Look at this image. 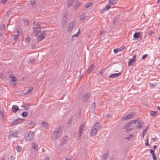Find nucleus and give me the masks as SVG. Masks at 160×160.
I'll return each instance as SVG.
<instances>
[{
    "label": "nucleus",
    "mask_w": 160,
    "mask_h": 160,
    "mask_svg": "<svg viewBox=\"0 0 160 160\" xmlns=\"http://www.w3.org/2000/svg\"><path fill=\"white\" fill-rule=\"evenodd\" d=\"M41 124L45 128H48L49 127L48 124L46 122H42Z\"/></svg>",
    "instance_id": "25"
},
{
    "label": "nucleus",
    "mask_w": 160,
    "mask_h": 160,
    "mask_svg": "<svg viewBox=\"0 0 160 160\" xmlns=\"http://www.w3.org/2000/svg\"><path fill=\"white\" fill-rule=\"evenodd\" d=\"M67 17L66 15H64L62 18V22L63 23H65L67 22Z\"/></svg>",
    "instance_id": "24"
},
{
    "label": "nucleus",
    "mask_w": 160,
    "mask_h": 160,
    "mask_svg": "<svg viewBox=\"0 0 160 160\" xmlns=\"http://www.w3.org/2000/svg\"><path fill=\"white\" fill-rule=\"evenodd\" d=\"M147 56H148V55L147 54H145L143 55L142 57V59H145Z\"/></svg>",
    "instance_id": "44"
},
{
    "label": "nucleus",
    "mask_w": 160,
    "mask_h": 160,
    "mask_svg": "<svg viewBox=\"0 0 160 160\" xmlns=\"http://www.w3.org/2000/svg\"><path fill=\"white\" fill-rule=\"evenodd\" d=\"M24 121V119L18 118L14 120L12 122L11 124L13 126H15L22 122Z\"/></svg>",
    "instance_id": "9"
},
{
    "label": "nucleus",
    "mask_w": 160,
    "mask_h": 160,
    "mask_svg": "<svg viewBox=\"0 0 160 160\" xmlns=\"http://www.w3.org/2000/svg\"><path fill=\"white\" fill-rule=\"evenodd\" d=\"M152 157H153V159L154 160H156V157L155 154H154V155H152Z\"/></svg>",
    "instance_id": "51"
},
{
    "label": "nucleus",
    "mask_w": 160,
    "mask_h": 160,
    "mask_svg": "<svg viewBox=\"0 0 160 160\" xmlns=\"http://www.w3.org/2000/svg\"><path fill=\"white\" fill-rule=\"evenodd\" d=\"M138 122V120H132L129 122L127 123H126L123 127V129H127L126 131L128 132L129 131H131L132 129V128H129V127H130L131 126H132L133 124H136V123Z\"/></svg>",
    "instance_id": "2"
},
{
    "label": "nucleus",
    "mask_w": 160,
    "mask_h": 160,
    "mask_svg": "<svg viewBox=\"0 0 160 160\" xmlns=\"http://www.w3.org/2000/svg\"><path fill=\"white\" fill-rule=\"evenodd\" d=\"M121 72H119L117 73L112 74L109 76V78H115L120 76L121 74Z\"/></svg>",
    "instance_id": "15"
},
{
    "label": "nucleus",
    "mask_w": 160,
    "mask_h": 160,
    "mask_svg": "<svg viewBox=\"0 0 160 160\" xmlns=\"http://www.w3.org/2000/svg\"><path fill=\"white\" fill-rule=\"evenodd\" d=\"M90 96V95L89 94H86L83 96L82 99L86 101L88 98Z\"/></svg>",
    "instance_id": "22"
},
{
    "label": "nucleus",
    "mask_w": 160,
    "mask_h": 160,
    "mask_svg": "<svg viewBox=\"0 0 160 160\" xmlns=\"http://www.w3.org/2000/svg\"><path fill=\"white\" fill-rule=\"evenodd\" d=\"M157 147V145H155L153 147V148L154 149H155Z\"/></svg>",
    "instance_id": "57"
},
{
    "label": "nucleus",
    "mask_w": 160,
    "mask_h": 160,
    "mask_svg": "<svg viewBox=\"0 0 160 160\" xmlns=\"http://www.w3.org/2000/svg\"><path fill=\"white\" fill-rule=\"evenodd\" d=\"M105 11H106V10H105V8H103L101 10H100V12L101 13H103V12Z\"/></svg>",
    "instance_id": "48"
},
{
    "label": "nucleus",
    "mask_w": 160,
    "mask_h": 160,
    "mask_svg": "<svg viewBox=\"0 0 160 160\" xmlns=\"http://www.w3.org/2000/svg\"><path fill=\"white\" fill-rule=\"evenodd\" d=\"M106 117L108 118H109L110 117V115L109 114H107L106 115Z\"/></svg>",
    "instance_id": "55"
},
{
    "label": "nucleus",
    "mask_w": 160,
    "mask_h": 160,
    "mask_svg": "<svg viewBox=\"0 0 160 160\" xmlns=\"http://www.w3.org/2000/svg\"><path fill=\"white\" fill-rule=\"evenodd\" d=\"M18 132L17 130L14 131L12 133L10 134L9 136L11 138H17L18 137Z\"/></svg>",
    "instance_id": "11"
},
{
    "label": "nucleus",
    "mask_w": 160,
    "mask_h": 160,
    "mask_svg": "<svg viewBox=\"0 0 160 160\" xmlns=\"http://www.w3.org/2000/svg\"><path fill=\"white\" fill-rule=\"evenodd\" d=\"M35 134V132L34 131H30L27 132L25 136L26 141H29L33 140Z\"/></svg>",
    "instance_id": "3"
},
{
    "label": "nucleus",
    "mask_w": 160,
    "mask_h": 160,
    "mask_svg": "<svg viewBox=\"0 0 160 160\" xmlns=\"http://www.w3.org/2000/svg\"><path fill=\"white\" fill-rule=\"evenodd\" d=\"M159 2H160V0H158V3Z\"/></svg>",
    "instance_id": "62"
},
{
    "label": "nucleus",
    "mask_w": 160,
    "mask_h": 160,
    "mask_svg": "<svg viewBox=\"0 0 160 160\" xmlns=\"http://www.w3.org/2000/svg\"><path fill=\"white\" fill-rule=\"evenodd\" d=\"M46 34V31H42L40 33L38 37V42L41 41L44 39L45 37Z\"/></svg>",
    "instance_id": "8"
},
{
    "label": "nucleus",
    "mask_w": 160,
    "mask_h": 160,
    "mask_svg": "<svg viewBox=\"0 0 160 160\" xmlns=\"http://www.w3.org/2000/svg\"><path fill=\"white\" fill-rule=\"evenodd\" d=\"M92 5V2H89L87 3L85 5V7L86 8H88L90 7Z\"/></svg>",
    "instance_id": "37"
},
{
    "label": "nucleus",
    "mask_w": 160,
    "mask_h": 160,
    "mask_svg": "<svg viewBox=\"0 0 160 160\" xmlns=\"http://www.w3.org/2000/svg\"><path fill=\"white\" fill-rule=\"evenodd\" d=\"M154 32L152 31H151V32L149 33V35H152L154 33Z\"/></svg>",
    "instance_id": "54"
},
{
    "label": "nucleus",
    "mask_w": 160,
    "mask_h": 160,
    "mask_svg": "<svg viewBox=\"0 0 160 160\" xmlns=\"http://www.w3.org/2000/svg\"><path fill=\"white\" fill-rule=\"evenodd\" d=\"M65 160H70L69 159H68V158H67V159H66Z\"/></svg>",
    "instance_id": "63"
},
{
    "label": "nucleus",
    "mask_w": 160,
    "mask_h": 160,
    "mask_svg": "<svg viewBox=\"0 0 160 160\" xmlns=\"http://www.w3.org/2000/svg\"><path fill=\"white\" fill-rule=\"evenodd\" d=\"M147 129H144L143 131H142V138H143L145 135L146 134V133H147Z\"/></svg>",
    "instance_id": "36"
},
{
    "label": "nucleus",
    "mask_w": 160,
    "mask_h": 160,
    "mask_svg": "<svg viewBox=\"0 0 160 160\" xmlns=\"http://www.w3.org/2000/svg\"><path fill=\"white\" fill-rule=\"evenodd\" d=\"M2 76H3V75L2 74H1L0 75V77H2Z\"/></svg>",
    "instance_id": "61"
},
{
    "label": "nucleus",
    "mask_w": 160,
    "mask_h": 160,
    "mask_svg": "<svg viewBox=\"0 0 160 160\" xmlns=\"http://www.w3.org/2000/svg\"><path fill=\"white\" fill-rule=\"evenodd\" d=\"M140 35V32H136L134 34L133 37L135 38H138L139 37Z\"/></svg>",
    "instance_id": "26"
},
{
    "label": "nucleus",
    "mask_w": 160,
    "mask_h": 160,
    "mask_svg": "<svg viewBox=\"0 0 160 160\" xmlns=\"http://www.w3.org/2000/svg\"><path fill=\"white\" fill-rule=\"evenodd\" d=\"M152 139L153 140V141L154 142L156 141L157 140V138H152Z\"/></svg>",
    "instance_id": "56"
},
{
    "label": "nucleus",
    "mask_w": 160,
    "mask_h": 160,
    "mask_svg": "<svg viewBox=\"0 0 160 160\" xmlns=\"http://www.w3.org/2000/svg\"><path fill=\"white\" fill-rule=\"evenodd\" d=\"M0 28L2 30H4L5 28V25L3 23H1L0 24Z\"/></svg>",
    "instance_id": "35"
},
{
    "label": "nucleus",
    "mask_w": 160,
    "mask_h": 160,
    "mask_svg": "<svg viewBox=\"0 0 160 160\" xmlns=\"http://www.w3.org/2000/svg\"><path fill=\"white\" fill-rule=\"evenodd\" d=\"M111 6V4L110 3H108L107 4V5L105 7V9L106 11L108 10L110 8V7Z\"/></svg>",
    "instance_id": "28"
},
{
    "label": "nucleus",
    "mask_w": 160,
    "mask_h": 160,
    "mask_svg": "<svg viewBox=\"0 0 160 160\" xmlns=\"http://www.w3.org/2000/svg\"><path fill=\"white\" fill-rule=\"evenodd\" d=\"M158 39L159 40H160V35L159 36Z\"/></svg>",
    "instance_id": "64"
},
{
    "label": "nucleus",
    "mask_w": 160,
    "mask_h": 160,
    "mask_svg": "<svg viewBox=\"0 0 160 160\" xmlns=\"http://www.w3.org/2000/svg\"><path fill=\"white\" fill-rule=\"evenodd\" d=\"M30 2L31 5L33 6L34 7L35 5V0H30Z\"/></svg>",
    "instance_id": "34"
},
{
    "label": "nucleus",
    "mask_w": 160,
    "mask_h": 160,
    "mask_svg": "<svg viewBox=\"0 0 160 160\" xmlns=\"http://www.w3.org/2000/svg\"><path fill=\"white\" fill-rule=\"evenodd\" d=\"M136 55H134L133 56L132 59H134L135 61H136Z\"/></svg>",
    "instance_id": "52"
},
{
    "label": "nucleus",
    "mask_w": 160,
    "mask_h": 160,
    "mask_svg": "<svg viewBox=\"0 0 160 160\" xmlns=\"http://www.w3.org/2000/svg\"><path fill=\"white\" fill-rule=\"evenodd\" d=\"M75 25V23L74 22L72 21L69 23L67 29V32H70L74 26Z\"/></svg>",
    "instance_id": "10"
},
{
    "label": "nucleus",
    "mask_w": 160,
    "mask_h": 160,
    "mask_svg": "<svg viewBox=\"0 0 160 160\" xmlns=\"http://www.w3.org/2000/svg\"><path fill=\"white\" fill-rule=\"evenodd\" d=\"M81 3L80 2H78L76 4V7L77 8L80 5Z\"/></svg>",
    "instance_id": "47"
},
{
    "label": "nucleus",
    "mask_w": 160,
    "mask_h": 160,
    "mask_svg": "<svg viewBox=\"0 0 160 160\" xmlns=\"http://www.w3.org/2000/svg\"><path fill=\"white\" fill-rule=\"evenodd\" d=\"M95 68V66L93 64H91L89 66L88 69V73H90L91 72H92Z\"/></svg>",
    "instance_id": "13"
},
{
    "label": "nucleus",
    "mask_w": 160,
    "mask_h": 160,
    "mask_svg": "<svg viewBox=\"0 0 160 160\" xmlns=\"http://www.w3.org/2000/svg\"><path fill=\"white\" fill-rule=\"evenodd\" d=\"M28 114V113L27 112H24L22 113V116L23 117H26Z\"/></svg>",
    "instance_id": "31"
},
{
    "label": "nucleus",
    "mask_w": 160,
    "mask_h": 160,
    "mask_svg": "<svg viewBox=\"0 0 160 160\" xmlns=\"http://www.w3.org/2000/svg\"><path fill=\"white\" fill-rule=\"evenodd\" d=\"M157 108L158 109L160 110V108L159 106H158Z\"/></svg>",
    "instance_id": "59"
},
{
    "label": "nucleus",
    "mask_w": 160,
    "mask_h": 160,
    "mask_svg": "<svg viewBox=\"0 0 160 160\" xmlns=\"http://www.w3.org/2000/svg\"><path fill=\"white\" fill-rule=\"evenodd\" d=\"M134 136L132 135H127L126 136L125 138L127 140H129L131 139Z\"/></svg>",
    "instance_id": "30"
},
{
    "label": "nucleus",
    "mask_w": 160,
    "mask_h": 160,
    "mask_svg": "<svg viewBox=\"0 0 160 160\" xmlns=\"http://www.w3.org/2000/svg\"><path fill=\"white\" fill-rule=\"evenodd\" d=\"M30 40V38L29 37H27L25 38V41L26 42H29Z\"/></svg>",
    "instance_id": "38"
},
{
    "label": "nucleus",
    "mask_w": 160,
    "mask_h": 160,
    "mask_svg": "<svg viewBox=\"0 0 160 160\" xmlns=\"http://www.w3.org/2000/svg\"><path fill=\"white\" fill-rule=\"evenodd\" d=\"M61 133V129L60 128H58L54 132L52 136V139H55L57 138L60 136Z\"/></svg>",
    "instance_id": "6"
},
{
    "label": "nucleus",
    "mask_w": 160,
    "mask_h": 160,
    "mask_svg": "<svg viewBox=\"0 0 160 160\" xmlns=\"http://www.w3.org/2000/svg\"><path fill=\"white\" fill-rule=\"evenodd\" d=\"M73 0H68L67 3V6L68 7H70L73 3Z\"/></svg>",
    "instance_id": "20"
},
{
    "label": "nucleus",
    "mask_w": 160,
    "mask_h": 160,
    "mask_svg": "<svg viewBox=\"0 0 160 160\" xmlns=\"http://www.w3.org/2000/svg\"><path fill=\"white\" fill-rule=\"evenodd\" d=\"M105 33V31H102L101 32V34H102Z\"/></svg>",
    "instance_id": "58"
},
{
    "label": "nucleus",
    "mask_w": 160,
    "mask_h": 160,
    "mask_svg": "<svg viewBox=\"0 0 160 160\" xmlns=\"http://www.w3.org/2000/svg\"><path fill=\"white\" fill-rule=\"evenodd\" d=\"M108 157V155L107 154H105L102 156V159H106Z\"/></svg>",
    "instance_id": "39"
},
{
    "label": "nucleus",
    "mask_w": 160,
    "mask_h": 160,
    "mask_svg": "<svg viewBox=\"0 0 160 160\" xmlns=\"http://www.w3.org/2000/svg\"><path fill=\"white\" fill-rule=\"evenodd\" d=\"M0 114L2 118L4 117L5 115L4 109H0Z\"/></svg>",
    "instance_id": "27"
},
{
    "label": "nucleus",
    "mask_w": 160,
    "mask_h": 160,
    "mask_svg": "<svg viewBox=\"0 0 160 160\" xmlns=\"http://www.w3.org/2000/svg\"><path fill=\"white\" fill-rule=\"evenodd\" d=\"M136 61L134 59L132 58L130 59L128 62V65L129 66H132L133 64Z\"/></svg>",
    "instance_id": "18"
},
{
    "label": "nucleus",
    "mask_w": 160,
    "mask_h": 160,
    "mask_svg": "<svg viewBox=\"0 0 160 160\" xmlns=\"http://www.w3.org/2000/svg\"><path fill=\"white\" fill-rule=\"evenodd\" d=\"M101 127V124L98 122H96L95 125L92 128L90 132V135L91 136L96 135L98 131Z\"/></svg>",
    "instance_id": "1"
},
{
    "label": "nucleus",
    "mask_w": 160,
    "mask_h": 160,
    "mask_svg": "<svg viewBox=\"0 0 160 160\" xmlns=\"http://www.w3.org/2000/svg\"><path fill=\"white\" fill-rule=\"evenodd\" d=\"M40 31L41 28L40 25L37 23H34L33 28V34L35 36H37Z\"/></svg>",
    "instance_id": "4"
},
{
    "label": "nucleus",
    "mask_w": 160,
    "mask_h": 160,
    "mask_svg": "<svg viewBox=\"0 0 160 160\" xmlns=\"http://www.w3.org/2000/svg\"><path fill=\"white\" fill-rule=\"evenodd\" d=\"M43 160H49V157H46Z\"/></svg>",
    "instance_id": "53"
},
{
    "label": "nucleus",
    "mask_w": 160,
    "mask_h": 160,
    "mask_svg": "<svg viewBox=\"0 0 160 160\" xmlns=\"http://www.w3.org/2000/svg\"><path fill=\"white\" fill-rule=\"evenodd\" d=\"M108 2L112 5H115L117 2V0H108Z\"/></svg>",
    "instance_id": "23"
},
{
    "label": "nucleus",
    "mask_w": 160,
    "mask_h": 160,
    "mask_svg": "<svg viewBox=\"0 0 160 160\" xmlns=\"http://www.w3.org/2000/svg\"><path fill=\"white\" fill-rule=\"evenodd\" d=\"M33 90V88L32 87H31L27 90L26 92V93L27 94L30 93Z\"/></svg>",
    "instance_id": "32"
},
{
    "label": "nucleus",
    "mask_w": 160,
    "mask_h": 160,
    "mask_svg": "<svg viewBox=\"0 0 160 160\" xmlns=\"http://www.w3.org/2000/svg\"><path fill=\"white\" fill-rule=\"evenodd\" d=\"M8 0H1V2L3 4H4L7 2Z\"/></svg>",
    "instance_id": "43"
},
{
    "label": "nucleus",
    "mask_w": 160,
    "mask_h": 160,
    "mask_svg": "<svg viewBox=\"0 0 160 160\" xmlns=\"http://www.w3.org/2000/svg\"><path fill=\"white\" fill-rule=\"evenodd\" d=\"M150 153L152 154V155L155 154L154 151L152 149L150 150Z\"/></svg>",
    "instance_id": "46"
},
{
    "label": "nucleus",
    "mask_w": 160,
    "mask_h": 160,
    "mask_svg": "<svg viewBox=\"0 0 160 160\" xmlns=\"http://www.w3.org/2000/svg\"><path fill=\"white\" fill-rule=\"evenodd\" d=\"M31 146L33 149L35 151H37L38 149V145L35 143H32L31 144Z\"/></svg>",
    "instance_id": "14"
},
{
    "label": "nucleus",
    "mask_w": 160,
    "mask_h": 160,
    "mask_svg": "<svg viewBox=\"0 0 160 160\" xmlns=\"http://www.w3.org/2000/svg\"><path fill=\"white\" fill-rule=\"evenodd\" d=\"M148 139H147L146 141V142H145V145H146V146H149V145L148 143Z\"/></svg>",
    "instance_id": "45"
},
{
    "label": "nucleus",
    "mask_w": 160,
    "mask_h": 160,
    "mask_svg": "<svg viewBox=\"0 0 160 160\" xmlns=\"http://www.w3.org/2000/svg\"><path fill=\"white\" fill-rule=\"evenodd\" d=\"M12 111L14 113H16V112L19 110L18 107L16 105H13L12 107Z\"/></svg>",
    "instance_id": "16"
},
{
    "label": "nucleus",
    "mask_w": 160,
    "mask_h": 160,
    "mask_svg": "<svg viewBox=\"0 0 160 160\" xmlns=\"http://www.w3.org/2000/svg\"><path fill=\"white\" fill-rule=\"evenodd\" d=\"M155 87V85L153 83H151L150 84V87L151 88H152L153 87Z\"/></svg>",
    "instance_id": "50"
},
{
    "label": "nucleus",
    "mask_w": 160,
    "mask_h": 160,
    "mask_svg": "<svg viewBox=\"0 0 160 160\" xmlns=\"http://www.w3.org/2000/svg\"><path fill=\"white\" fill-rule=\"evenodd\" d=\"M8 80L10 84L11 85H15L18 83V81L15 76L12 74L9 75Z\"/></svg>",
    "instance_id": "5"
},
{
    "label": "nucleus",
    "mask_w": 160,
    "mask_h": 160,
    "mask_svg": "<svg viewBox=\"0 0 160 160\" xmlns=\"http://www.w3.org/2000/svg\"><path fill=\"white\" fill-rule=\"evenodd\" d=\"M80 29H79L78 32L76 34H74L72 36V38L74 37H78L80 34Z\"/></svg>",
    "instance_id": "29"
},
{
    "label": "nucleus",
    "mask_w": 160,
    "mask_h": 160,
    "mask_svg": "<svg viewBox=\"0 0 160 160\" xmlns=\"http://www.w3.org/2000/svg\"><path fill=\"white\" fill-rule=\"evenodd\" d=\"M100 73H102V70H101L100 71Z\"/></svg>",
    "instance_id": "60"
},
{
    "label": "nucleus",
    "mask_w": 160,
    "mask_h": 160,
    "mask_svg": "<svg viewBox=\"0 0 160 160\" xmlns=\"http://www.w3.org/2000/svg\"><path fill=\"white\" fill-rule=\"evenodd\" d=\"M134 116V113H132L129 114L126 116L122 117L121 119L122 121L128 120L129 119L132 118Z\"/></svg>",
    "instance_id": "7"
},
{
    "label": "nucleus",
    "mask_w": 160,
    "mask_h": 160,
    "mask_svg": "<svg viewBox=\"0 0 160 160\" xmlns=\"http://www.w3.org/2000/svg\"><path fill=\"white\" fill-rule=\"evenodd\" d=\"M125 48V46L124 45H123L122 47L119 48L114 49L113 50V52L115 53H117L118 52L122 51Z\"/></svg>",
    "instance_id": "12"
},
{
    "label": "nucleus",
    "mask_w": 160,
    "mask_h": 160,
    "mask_svg": "<svg viewBox=\"0 0 160 160\" xmlns=\"http://www.w3.org/2000/svg\"><path fill=\"white\" fill-rule=\"evenodd\" d=\"M21 31V29H18L17 30V34L14 35L13 36V38L14 39H16L18 38V33Z\"/></svg>",
    "instance_id": "21"
},
{
    "label": "nucleus",
    "mask_w": 160,
    "mask_h": 160,
    "mask_svg": "<svg viewBox=\"0 0 160 160\" xmlns=\"http://www.w3.org/2000/svg\"><path fill=\"white\" fill-rule=\"evenodd\" d=\"M92 107H93L94 109H95V102H93L92 104Z\"/></svg>",
    "instance_id": "49"
},
{
    "label": "nucleus",
    "mask_w": 160,
    "mask_h": 160,
    "mask_svg": "<svg viewBox=\"0 0 160 160\" xmlns=\"http://www.w3.org/2000/svg\"><path fill=\"white\" fill-rule=\"evenodd\" d=\"M137 123H138L137 125V127L138 128H141V123L139 122H138H138H137L136 123V124Z\"/></svg>",
    "instance_id": "40"
},
{
    "label": "nucleus",
    "mask_w": 160,
    "mask_h": 160,
    "mask_svg": "<svg viewBox=\"0 0 160 160\" xmlns=\"http://www.w3.org/2000/svg\"><path fill=\"white\" fill-rule=\"evenodd\" d=\"M85 125H82L79 128V133L80 135H81L82 134V133L83 132V131L84 130V129L85 128Z\"/></svg>",
    "instance_id": "17"
},
{
    "label": "nucleus",
    "mask_w": 160,
    "mask_h": 160,
    "mask_svg": "<svg viewBox=\"0 0 160 160\" xmlns=\"http://www.w3.org/2000/svg\"><path fill=\"white\" fill-rule=\"evenodd\" d=\"M150 115L151 116H156L157 113V111H150Z\"/></svg>",
    "instance_id": "19"
},
{
    "label": "nucleus",
    "mask_w": 160,
    "mask_h": 160,
    "mask_svg": "<svg viewBox=\"0 0 160 160\" xmlns=\"http://www.w3.org/2000/svg\"><path fill=\"white\" fill-rule=\"evenodd\" d=\"M23 107L26 110H28L29 108V106H26V105H24L23 106Z\"/></svg>",
    "instance_id": "42"
},
{
    "label": "nucleus",
    "mask_w": 160,
    "mask_h": 160,
    "mask_svg": "<svg viewBox=\"0 0 160 160\" xmlns=\"http://www.w3.org/2000/svg\"><path fill=\"white\" fill-rule=\"evenodd\" d=\"M16 148L17 151L18 152L21 151L22 149L21 147L18 145H17L16 147Z\"/></svg>",
    "instance_id": "33"
},
{
    "label": "nucleus",
    "mask_w": 160,
    "mask_h": 160,
    "mask_svg": "<svg viewBox=\"0 0 160 160\" xmlns=\"http://www.w3.org/2000/svg\"><path fill=\"white\" fill-rule=\"evenodd\" d=\"M30 62L32 63H34L35 62V60L34 58L30 59Z\"/></svg>",
    "instance_id": "41"
}]
</instances>
